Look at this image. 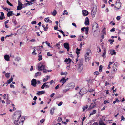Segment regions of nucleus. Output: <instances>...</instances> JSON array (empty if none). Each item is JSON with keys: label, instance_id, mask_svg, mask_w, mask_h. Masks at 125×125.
<instances>
[{"label": "nucleus", "instance_id": "obj_1", "mask_svg": "<svg viewBox=\"0 0 125 125\" xmlns=\"http://www.w3.org/2000/svg\"><path fill=\"white\" fill-rule=\"evenodd\" d=\"M45 67V64L44 62H41L39 63L37 68L39 71H42Z\"/></svg>", "mask_w": 125, "mask_h": 125}, {"label": "nucleus", "instance_id": "obj_2", "mask_svg": "<svg viewBox=\"0 0 125 125\" xmlns=\"http://www.w3.org/2000/svg\"><path fill=\"white\" fill-rule=\"evenodd\" d=\"M83 62V60H81L80 61V62L79 63H78L76 66V69L80 71H82L83 68V66L82 64Z\"/></svg>", "mask_w": 125, "mask_h": 125}, {"label": "nucleus", "instance_id": "obj_3", "mask_svg": "<svg viewBox=\"0 0 125 125\" xmlns=\"http://www.w3.org/2000/svg\"><path fill=\"white\" fill-rule=\"evenodd\" d=\"M118 65V63H117L115 62L114 63L112 67L113 71L114 72H115L116 71L117 69V67Z\"/></svg>", "mask_w": 125, "mask_h": 125}, {"label": "nucleus", "instance_id": "obj_4", "mask_svg": "<svg viewBox=\"0 0 125 125\" xmlns=\"http://www.w3.org/2000/svg\"><path fill=\"white\" fill-rule=\"evenodd\" d=\"M121 3L119 2H117V1L116 2L115 4L114 7L115 8L119 9L121 7Z\"/></svg>", "mask_w": 125, "mask_h": 125}, {"label": "nucleus", "instance_id": "obj_5", "mask_svg": "<svg viewBox=\"0 0 125 125\" xmlns=\"http://www.w3.org/2000/svg\"><path fill=\"white\" fill-rule=\"evenodd\" d=\"M86 93L85 89L84 88L81 89L80 92H79L80 95L81 96L83 95Z\"/></svg>", "mask_w": 125, "mask_h": 125}, {"label": "nucleus", "instance_id": "obj_6", "mask_svg": "<svg viewBox=\"0 0 125 125\" xmlns=\"http://www.w3.org/2000/svg\"><path fill=\"white\" fill-rule=\"evenodd\" d=\"M36 80L33 79L31 81V85L34 87H35L36 86Z\"/></svg>", "mask_w": 125, "mask_h": 125}, {"label": "nucleus", "instance_id": "obj_7", "mask_svg": "<svg viewBox=\"0 0 125 125\" xmlns=\"http://www.w3.org/2000/svg\"><path fill=\"white\" fill-rule=\"evenodd\" d=\"M49 18L48 17L45 18L44 19L45 22L46 23L49 22V23H51L52 21H51L49 20Z\"/></svg>", "mask_w": 125, "mask_h": 125}, {"label": "nucleus", "instance_id": "obj_8", "mask_svg": "<svg viewBox=\"0 0 125 125\" xmlns=\"http://www.w3.org/2000/svg\"><path fill=\"white\" fill-rule=\"evenodd\" d=\"M66 81V80L65 79V78H62L60 80V82L61 83H63V84L62 85V86L63 84L65 83Z\"/></svg>", "mask_w": 125, "mask_h": 125}, {"label": "nucleus", "instance_id": "obj_9", "mask_svg": "<svg viewBox=\"0 0 125 125\" xmlns=\"http://www.w3.org/2000/svg\"><path fill=\"white\" fill-rule=\"evenodd\" d=\"M13 15H15L13 13V11H10L8 12L7 14V16L8 17L12 16Z\"/></svg>", "mask_w": 125, "mask_h": 125}, {"label": "nucleus", "instance_id": "obj_10", "mask_svg": "<svg viewBox=\"0 0 125 125\" xmlns=\"http://www.w3.org/2000/svg\"><path fill=\"white\" fill-rule=\"evenodd\" d=\"M12 21L15 25H17L18 23L16 21L15 18L14 17H13L12 19Z\"/></svg>", "mask_w": 125, "mask_h": 125}, {"label": "nucleus", "instance_id": "obj_11", "mask_svg": "<svg viewBox=\"0 0 125 125\" xmlns=\"http://www.w3.org/2000/svg\"><path fill=\"white\" fill-rule=\"evenodd\" d=\"M89 19L88 17H86L85 18V24L86 25H88L89 24Z\"/></svg>", "mask_w": 125, "mask_h": 125}, {"label": "nucleus", "instance_id": "obj_12", "mask_svg": "<svg viewBox=\"0 0 125 125\" xmlns=\"http://www.w3.org/2000/svg\"><path fill=\"white\" fill-rule=\"evenodd\" d=\"M82 13L83 16H85L88 15V12L87 11L84 10L82 11Z\"/></svg>", "mask_w": 125, "mask_h": 125}, {"label": "nucleus", "instance_id": "obj_13", "mask_svg": "<svg viewBox=\"0 0 125 125\" xmlns=\"http://www.w3.org/2000/svg\"><path fill=\"white\" fill-rule=\"evenodd\" d=\"M98 26V24L96 22H94L93 24L92 27L93 28H97Z\"/></svg>", "mask_w": 125, "mask_h": 125}, {"label": "nucleus", "instance_id": "obj_14", "mask_svg": "<svg viewBox=\"0 0 125 125\" xmlns=\"http://www.w3.org/2000/svg\"><path fill=\"white\" fill-rule=\"evenodd\" d=\"M1 15L0 16V20H3L5 18L4 13L3 12H1Z\"/></svg>", "mask_w": 125, "mask_h": 125}, {"label": "nucleus", "instance_id": "obj_15", "mask_svg": "<svg viewBox=\"0 0 125 125\" xmlns=\"http://www.w3.org/2000/svg\"><path fill=\"white\" fill-rule=\"evenodd\" d=\"M49 86L47 85L45 83H44L42 85V86L41 87V88L42 89H43L45 87L46 88H49Z\"/></svg>", "mask_w": 125, "mask_h": 125}, {"label": "nucleus", "instance_id": "obj_16", "mask_svg": "<svg viewBox=\"0 0 125 125\" xmlns=\"http://www.w3.org/2000/svg\"><path fill=\"white\" fill-rule=\"evenodd\" d=\"M45 93V91H39L37 93V94L38 95H40L42 94H44Z\"/></svg>", "mask_w": 125, "mask_h": 125}, {"label": "nucleus", "instance_id": "obj_17", "mask_svg": "<svg viewBox=\"0 0 125 125\" xmlns=\"http://www.w3.org/2000/svg\"><path fill=\"white\" fill-rule=\"evenodd\" d=\"M55 109V108L54 107H53L50 110V113L52 115H53L54 114Z\"/></svg>", "mask_w": 125, "mask_h": 125}, {"label": "nucleus", "instance_id": "obj_18", "mask_svg": "<svg viewBox=\"0 0 125 125\" xmlns=\"http://www.w3.org/2000/svg\"><path fill=\"white\" fill-rule=\"evenodd\" d=\"M4 58L5 60L7 61H9L10 60L9 56L8 55H5L4 56Z\"/></svg>", "mask_w": 125, "mask_h": 125}, {"label": "nucleus", "instance_id": "obj_19", "mask_svg": "<svg viewBox=\"0 0 125 125\" xmlns=\"http://www.w3.org/2000/svg\"><path fill=\"white\" fill-rule=\"evenodd\" d=\"M64 47L66 49L68 48H69V45L68 43H65L64 44Z\"/></svg>", "mask_w": 125, "mask_h": 125}, {"label": "nucleus", "instance_id": "obj_20", "mask_svg": "<svg viewBox=\"0 0 125 125\" xmlns=\"http://www.w3.org/2000/svg\"><path fill=\"white\" fill-rule=\"evenodd\" d=\"M64 62L67 63L68 62V63H69L71 62V60L69 58H68V59L66 58L64 61Z\"/></svg>", "mask_w": 125, "mask_h": 125}, {"label": "nucleus", "instance_id": "obj_21", "mask_svg": "<svg viewBox=\"0 0 125 125\" xmlns=\"http://www.w3.org/2000/svg\"><path fill=\"white\" fill-rule=\"evenodd\" d=\"M88 56H85V61L86 62H88L89 60L90 59V58L89 57H88Z\"/></svg>", "mask_w": 125, "mask_h": 125}, {"label": "nucleus", "instance_id": "obj_22", "mask_svg": "<svg viewBox=\"0 0 125 125\" xmlns=\"http://www.w3.org/2000/svg\"><path fill=\"white\" fill-rule=\"evenodd\" d=\"M87 52L85 56H88L89 55V54L91 52V50L89 49L87 50Z\"/></svg>", "mask_w": 125, "mask_h": 125}, {"label": "nucleus", "instance_id": "obj_23", "mask_svg": "<svg viewBox=\"0 0 125 125\" xmlns=\"http://www.w3.org/2000/svg\"><path fill=\"white\" fill-rule=\"evenodd\" d=\"M41 72H38L35 73V76L37 77L38 76H39L41 75Z\"/></svg>", "mask_w": 125, "mask_h": 125}, {"label": "nucleus", "instance_id": "obj_24", "mask_svg": "<svg viewBox=\"0 0 125 125\" xmlns=\"http://www.w3.org/2000/svg\"><path fill=\"white\" fill-rule=\"evenodd\" d=\"M96 113V111L95 110H93L92 112H90V116H91V115H93L94 114H95Z\"/></svg>", "mask_w": 125, "mask_h": 125}, {"label": "nucleus", "instance_id": "obj_25", "mask_svg": "<svg viewBox=\"0 0 125 125\" xmlns=\"http://www.w3.org/2000/svg\"><path fill=\"white\" fill-rule=\"evenodd\" d=\"M110 53L112 55H115L116 54L115 50H111L110 51Z\"/></svg>", "mask_w": 125, "mask_h": 125}, {"label": "nucleus", "instance_id": "obj_26", "mask_svg": "<svg viewBox=\"0 0 125 125\" xmlns=\"http://www.w3.org/2000/svg\"><path fill=\"white\" fill-rule=\"evenodd\" d=\"M93 104V103H91V104L89 106V109H91L94 107H96V105H94V104L92 106H91V105Z\"/></svg>", "mask_w": 125, "mask_h": 125}, {"label": "nucleus", "instance_id": "obj_27", "mask_svg": "<svg viewBox=\"0 0 125 125\" xmlns=\"http://www.w3.org/2000/svg\"><path fill=\"white\" fill-rule=\"evenodd\" d=\"M75 86V84L73 83H71L69 85V87H71L72 88H73Z\"/></svg>", "mask_w": 125, "mask_h": 125}, {"label": "nucleus", "instance_id": "obj_28", "mask_svg": "<svg viewBox=\"0 0 125 125\" xmlns=\"http://www.w3.org/2000/svg\"><path fill=\"white\" fill-rule=\"evenodd\" d=\"M13 80V78L12 77H11L10 79L7 80L8 83L9 84H10Z\"/></svg>", "mask_w": 125, "mask_h": 125}, {"label": "nucleus", "instance_id": "obj_29", "mask_svg": "<svg viewBox=\"0 0 125 125\" xmlns=\"http://www.w3.org/2000/svg\"><path fill=\"white\" fill-rule=\"evenodd\" d=\"M106 53V51L105 50H104V52L102 56L104 57V58L106 57L105 54Z\"/></svg>", "mask_w": 125, "mask_h": 125}, {"label": "nucleus", "instance_id": "obj_30", "mask_svg": "<svg viewBox=\"0 0 125 125\" xmlns=\"http://www.w3.org/2000/svg\"><path fill=\"white\" fill-rule=\"evenodd\" d=\"M102 32L103 35L106 34V30L105 28H104L103 29Z\"/></svg>", "mask_w": 125, "mask_h": 125}, {"label": "nucleus", "instance_id": "obj_31", "mask_svg": "<svg viewBox=\"0 0 125 125\" xmlns=\"http://www.w3.org/2000/svg\"><path fill=\"white\" fill-rule=\"evenodd\" d=\"M58 31H59L63 35L64 37L65 36V35L64 33L61 30H57Z\"/></svg>", "mask_w": 125, "mask_h": 125}, {"label": "nucleus", "instance_id": "obj_32", "mask_svg": "<svg viewBox=\"0 0 125 125\" xmlns=\"http://www.w3.org/2000/svg\"><path fill=\"white\" fill-rule=\"evenodd\" d=\"M26 2H27L28 3H25V5H32V3H31L32 2L31 1V2H29L27 0H26Z\"/></svg>", "mask_w": 125, "mask_h": 125}, {"label": "nucleus", "instance_id": "obj_33", "mask_svg": "<svg viewBox=\"0 0 125 125\" xmlns=\"http://www.w3.org/2000/svg\"><path fill=\"white\" fill-rule=\"evenodd\" d=\"M88 105H87L84 106L82 108L83 111H84L85 109H87L88 108Z\"/></svg>", "mask_w": 125, "mask_h": 125}, {"label": "nucleus", "instance_id": "obj_34", "mask_svg": "<svg viewBox=\"0 0 125 125\" xmlns=\"http://www.w3.org/2000/svg\"><path fill=\"white\" fill-rule=\"evenodd\" d=\"M46 77L47 78H46V79L44 78L43 79V82H45L46 81H47L48 80V79L50 78L49 76H47Z\"/></svg>", "mask_w": 125, "mask_h": 125}, {"label": "nucleus", "instance_id": "obj_35", "mask_svg": "<svg viewBox=\"0 0 125 125\" xmlns=\"http://www.w3.org/2000/svg\"><path fill=\"white\" fill-rule=\"evenodd\" d=\"M23 8L22 6H18L17 7V10H21Z\"/></svg>", "mask_w": 125, "mask_h": 125}, {"label": "nucleus", "instance_id": "obj_36", "mask_svg": "<svg viewBox=\"0 0 125 125\" xmlns=\"http://www.w3.org/2000/svg\"><path fill=\"white\" fill-rule=\"evenodd\" d=\"M57 14V12L55 10H54L52 13V14L54 16H55Z\"/></svg>", "mask_w": 125, "mask_h": 125}, {"label": "nucleus", "instance_id": "obj_37", "mask_svg": "<svg viewBox=\"0 0 125 125\" xmlns=\"http://www.w3.org/2000/svg\"><path fill=\"white\" fill-rule=\"evenodd\" d=\"M38 60L39 61H40L42 59V55H39V54L38 55Z\"/></svg>", "mask_w": 125, "mask_h": 125}, {"label": "nucleus", "instance_id": "obj_38", "mask_svg": "<svg viewBox=\"0 0 125 125\" xmlns=\"http://www.w3.org/2000/svg\"><path fill=\"white\" fill-rule=\"evenodd\" d=\"M103 67V66L102 65H101L100 66L99 71L101 72L102 71V68Z\"/></svg>", "mask_w": 125, "mask_h": 125}, {"label": "nucleus", "instance_id": "obj_39", "mask_svg": "<svg viewBox=\"0 0 125 125\" xmlns=\"http://www.w3.org/2000/svg\"><path fill=\"white\" fill-rule=\"evenodd\" d=\"M70 89V88H68L67 89H65L63 90V92L64 93H66L67 91H68Z\"/></svg>", "mask_w": 125, "mask_h": 125}, {"label": "nucleus", "instance_id": "obj_40", "mask_svg": "<svg viewBox=\"0 0 125 125\" xmlns=\"http://www.w3.org/2000/svg\"><path fill=\"white\" fill-rule=\"evenodd\" d=\"M6 2L10 6H13V5L11 3L9 2V1L8 0H7L6 1Z\"/></svg>", "mask_w": 125, "mask_h": 125}, {"label": "nucleus", "instance_id": "obj_41", "mask_svg": "<svg viewBox=\"0 0 125 125\" xmlns=\"http://www.w3.org/2000/svg\"><path fill=\"white\" fill-rule=\"evenodd\" d=\"M109 42H110L111 44H113V42H114V40L113 39H110L108 40Z\"/></svg>", "mask_w": 125, "mask_h": 125}, {"label": "nucleus", "instance_id": "obj_42", "mask_svg": "<svg viewBox=\"0 0 125 125\" xmlns=\"http://www.w3.org/2000/svg\"><path fill=\"white\" fill-rule=\"evenodd\" d=\"M67 74V72H66L64 73L61 72V75H66Z\"/></svg>", "mask_w": 125, "mask_h": 125}, {"label": "nucleus", "instance_id": "obj_43", "mask_svg": "<svg viewBox=\"0 0 125 125\" xmlns=\"http://www.w3.org/2000/svg\"><path fill=\"white\" fill-rule=\"evenodd\" d=\"M18 5L19 6H22L23 5V4L21 2H20L19 0H18Z\"/></svg>", "mask_w": 125, "mask_h": 125}, {"label": "nucleus", "instance_id": "obj_44", "mask_svg": "<svg viewBox=\"0 0 125 125\" xmlns=\"http://www.w3.org/2000/svg\"><path fill=\"white\" fill-rule=\"evenodd\" d=\"M36 47L37 49H38L39 51H42V48H41L40 47H39V46H37Z\"/></svg>", "mask_w": 125, "mask_h": 125}, {"label": "nucleus", "instance_id": "obj_45", "mask_svg": "<svg viewBox=\"0 0 125 125\" xmlns=\"http://www.w3.org/2000/svg\"><path fill=\"white\" fill-rule=\"evenodd\" d=\"M121 121L122 120L124 121L125 120V118H124L123 116H122L121 117Z\"/></svg>", "mask_w": 125, "mask_h": 125}, {"label": "nucleus", "instance_id": "obj_46", "mask_svg": "<svg viewBox=\"0 0 125 125\" xmlns=\"http://www.w3.org/2000/svg\"><path fill=\"white\" fill-rule=\"evenodd\" d=\"M52 54H50V53L49 52H47V55L49 56H52Z\"/></svg>", "mask_w": 125, "mask_h": 125}, {"label": "nucleus", "instance_id": "obj_47", "mask_svg": "<svg viewBox=\"0 0 125 125\" xmlns=\"http://www.w3.org/2000/svg\"><path fill=\"white\" fill-rule=\"evenodd\" d=\"M5 76L7 78H8L10 76V73H7L6 74Z\"/></svg>", "mask_w": 125, "mask_h": 125}, {"label": "nucleus", "instance_id": "obj_48", "mask_svg": "<svg viewBox=\"0 0 125 125\" xmlns=\"http://www.w3.org/2000/svg\"><path fill=\"white\" fill-rule=\"evenodd\" d=\"M45 43H46L47 44V45L49 46L50 47V43H49L48 41H46L45 42Z\"/></svg>", "mask_w": 125, "mask_h": 125}, {"label": "nucleus", "instance_id": "obj_49", "mask_svg": "<svg viewBox=\"0 0 125 125\" xmlns=\"http://www.w3.org/2000/svg\"><path fill=\"white\" fill-rule=\"evenodd\" d=\"M84 45V42H83V43L82 42H81L80 44V48H82V44Z\"/></svg>", "mask_w": 125, "mask_h": 125}, {"label": "nucleus", "instance_id": "obj_50", "mask_svg": "<svg viewBox=\"0 0 125 125\" xmlns=\"http://www.w3.org/2000/svg\"><path fill=\"white\" fill-rule=\"evenodd\" d=\"M45 120L44 119H43L40 121V122L42 124L43 123Z\"/></svg>", "mask_w": 125, "mask_h": 125}, {"label": "nucleus", "instance_id": "obj_51", "mask_svg": "<svg viewBox=\"0 0 125 125\" xmlns=\"http://www.w3.org/2000/svg\"><path fill=\"white\" fill-rule=\"evenodd\" d=\"M99 74V72L97 71H95L94 73V74L95 75H97Z\"/></svg>", "mask_w": 125, "mask_h": 125}, {"label": "nucleus", "instance_id": "obj_52", "mask_svg": "<svg viewBox=\"0 0 125 125\" xmlns=\"http://www.w3.org/2000/svg\"><path fill=\"white\" fill-rule=\"evenodd\" d=\"M63 102L62 101H61L58 104V105L59 106H61Z\"/></svg>", "mask_w": 125, "mask_h": 125}, {"label": "nucleus", "instance_id": "obj_53", "mask_svg": "<svg viewBox=\"0 0 125 125\" xmlns=\"http://www.w3.org/2000/svg\"><path fill=\"white\" fill-rule=\"evenodd\" d=\"M43 72L44 73H46L47 72V70L46 69H45L44 68L43 69Z\"/></svg>", "mask_w": 125, "mask_h": 125}, {"label": "nucleus", "instance_id": "obj_54", "mask_svg": "<svg viewBox=\"0 0 125 125\" xmlns=\"http://www.w3.org/2000/svg\"><path fill=\"white\" fill-rule=\"evenodd\" d=\"M48 27H45L44 28V30L45 31H47L48 29Z\"/></svg>", "mask_w": 125, "mask_h": 125}, {"label": "nucleus", "instance_id": "obj_55", "mask_svg": "<svg viewBox=\"0 0 125 125\" xmlns=\"http://www.w3.org/2000/svg\"><path fill=\"white\" fill-rule=\"evenodd\" d=\"M18 121L16 120L14 121V123L16 125H19V124L18 123Z\"/></svg>", "mask_w": 125, "mask_h": 125}, {"label": "nucleus", "instance_id": "obj_56", "mask_svg": "<svg viewBox=\"0 0 125 125\" xmlns=\"http://www.w3.org/2000/svg\"><path fill=\"white\" fill-rule=\"evenodd\" d=\"M86 119V117H84L82 119V125L83 124V121H84V120H85V119Z\"/></svg>", "mask_w": 125, "mask_h": 125}, {"label": "nucleus", "instance_id": "obj_57", "mask_svg": "<svg viewBox=\"0 0 125 125\" xmlns=\"http://www.w3.org/2000/svg\"><path fill=\"white\" fill-rule=\"evenodd\" d=\"M109 85V83L107 82V81H106L105 82V86H106L107 85Z\"/></svg>", "mask_w": 125, "mask_h": 125}, {"label": "nucleus", "instance_id": "obj_58", "mask_svg": "<svg viewBox=\"0 0 125 125\" xmlns=\"http://www.w3.org/2000/svg\"><path fill=\"white\" fill-rule=\"evenodd\" d=\"M109 102L108 101L105 100L104 101V104H106L107 103H109Z\"/></svg>", "mask_w": 125, "mask_h": 125}, {"label": "nucleus", "instance_id": "obj_59", "mask_svg": "<svg viewBox=\"0 0 125 125\" xmlns=\"http://www.w3.org/2000/svg\"><path fill=\"white\" fill-rule=\"evenodd\" d=\"M85 29V27H84L83 28H81V30L82 31H84V29Z\"/></svg>", "mask_w": 125, "mask_h": 125}, {"label": "nucleus", "instance_id": "obj_60", "mask_svg": "<svg viewBox=\"0 0 125 125\" xmlns=\"http://www.w3.org/2000/svg\"><path fill=\"white\" fill-rule=\"evenodd\" d=\"M36 23V21H32L31 22V23L32 24H35Z\"/></svg>", "mask_w": 125, "mask_h": 125}, {"label": "nucleus", "instance_id": "obj_61", "mask_svg": "<svg viewBox=\"0 0 125 125\" xmlns=\"http://www.w3.org/2000/svg\"><path fill=\"white\" fill-rule=\"evenodd\" d=\"M115 30V28H114L113 27L112 29L110 31L111 32H113Z\"/></svg>", "mask_w": 125, "mask_h": 125}, {"label": "nucleus", "instance_id": "obj_62", "mask_svg": "<svg viewBox=\"0 0 125 125\" xmlns=\"http://www.w3.org/2000/svg\"><path fill=\"white\" fill-rule=\"evenodd\" d=\"M85 31H88L89 28L88 27H87L85 28Z\"/></svg>", "mask_w": 125, "mask_h": 125}, {"label": "nucleus", "instance_id": "obj_63", "mask_svg": "<svg viewBox=\"0 0 125 125\" xmlns=\"http://www.w3.org/2000/svg\"><path fill=\"white\" fill-rule=\"evenodd\" d=\"M120 19V16H118L116 17V19L118 20H119Z\"/></svg>", "mask_w": 125, "mask_h": 125}, {"label": "nucleus", "instance_id": "obj_64", "mask_svg": "<svg viewBox=\"0 0 125 125\" xmlns=\"http://www.w3.org/2000/svg\"><path fill=\"white\" fill-rule=\"evenodd\" d=\"M59 84H58L55 87V89L57 90L59 88Z\"/></svg>", "mask_w": 125, "mask_h": 125}]
</instances>
